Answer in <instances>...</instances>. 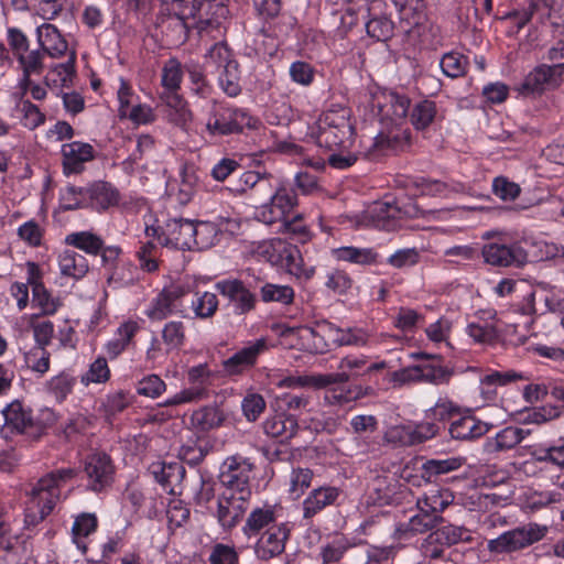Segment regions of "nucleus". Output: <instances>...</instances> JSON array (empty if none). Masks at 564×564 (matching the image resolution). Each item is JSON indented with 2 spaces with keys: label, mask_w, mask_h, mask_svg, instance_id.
Instances as JSON below:
<instances>
[{
  "label": "nucleus",
  "mask_w": 564,
  "mask_h": 564,
  "mask_svg": "<svg viewBox=\"0 0 564 564\" xmlns=\"http://www.w3.org/2000/svg\"><path fill=\"white\" fill-rule=\"evenodd\" d=\"M79 470L76 468H58L37 480L30 491L31 503L25 511L26 527H35L54 509L61 496V488L73 480Z\"/></svg>",
  "instance_id": "f257e3e1"
},
{
  "label": "nucleus",
  "mask_w": 564,
  "mask_h": 564,
  "mask_svg": "<svg viewBox=\"0 0 564 564\" xmlns=\"http://www.w3.org/2000/svg\"><path fill=\"white\" fill-rule=\"evenodd\" d=\"M354 134L350 110L341 106L332 107L319 118L316 143L328 151L350 149L355 142Z\"/></svg>",
  "instance_id": "f03ea898"
},
{
  "label": "nucleus",
  "mask_w": 564,
  "mask_h": 564,
  "mask_svg": "<svg viewBox=\"0 0 564 564\" xmlns=\"http://www.w3.org/2000/svg\"><path fill=\"white\" fill-rule=\"evenodd\" d=\"M258 120L248 110L214 102L206 122V130L213 137L238 134L245 128H257Z\"/></svg>",
  "instance_id": "7ed1b4c3"
},
{
  "label": "nucleus",
  "mask_w": 564,
  "mask_h": 564,
  "mask_svg": "<svg viewBox=\"0 0 564 564\" xmlns=\"http://www.w3.org/2000/svg\"><path fill=\"white\" fill-rule=\"evenodd\" d=\"M547 531L546 525L529 522L488 540L486 547L489 553L495 555L512 554L540 542L544 539Z\"/></svg>",
  "instance_id": "20e7f679"
},
{
  "label": "nucleus",
  "mask_w": 564,
  "mask_h": 564,
  "mask_svg": "<svg viewBox=\"0 0 564 564\" xmlns=\"http://www.w3.org/2000/svg\"><path fill=\"white\" fill-rule=\"evenodd\" d=\"M296 205L295 191L281 184L274 188L268 202L257 207L256 218L267 225L283 221L285 226L290 227L292 221L288 218V215Z\"/></svg>",
  "instance_id": "39448f33"
},
{
  "label": "nucleus",
  "mask_w": 564,
  "mask_h": 564,
  "mask_svg": "<svg viewBox=\"0 0 564 564\" xmlns=\"http://www.w3.org/2000/svg\"><path fill=\"white\" fill-rule=\"evenodd\" d=\"M83 470L87 478V490L100 494L112 486L116 467L107 453L94 452L88 454L83 462Z\"/></svg>",
  "instance_id": "423d86ee"
},
{
  "label": "nucleus",
  "mask_w": 564,
  "mask_h": 564,
  "mask_svg": "<svg viewBox=\"0 0 564 564\" xmlns=\"http://www.w3.org/2000/svg\"><path fill=\"white\" fill-rule=\"evenodd\" d=\"M411 101L405 95L382 91L373 97L372 108L382 127L403 126L409 117Z\"/></svg>",
  "instance_id": "0eeeda50"
},
{
  "label": "nucleus",
  "mask_w": 564,
  "mask_h": 564,
  "mask_svg": "<svg viewBox=\"0 0 564 564\" xmlns=\"http://www.w3.org/2000/svg\"><path fill=\"white\" fill-rule=\"evenodd\" d=\"M252 464L240 456L228 457L219 474L223 491H230L245 497H251L250 474Z\"/></svg>",
  "instance_id": "6e6552de"
},
{
  "label": "nucleus",
  "mask_w": 564,
  "mask_h": 564,
  "mask_svg": "<svg viewBox=\"0 0 564 564\" xmlns=\"http://www.w3.org/2000/svg\"><path fill=\"white\" fill-rule=\"evenodd\" d=\"M214 286L227 300V307L235 315H246L256 308L257 296L242 280L225 279L216 282Z\"/></svg>",
  "instance_id": "1a4fd4ad"
},
{
  "label": "nucleus",
  "mask_w": 564,
  "mask_h": 564,
  "mask_svg": "<svg viewBox=\"0 0 564 564\" xmlns=\"http://www.w3.org/2000/svg\"><path fill=\"white\" fill-rule=\"evenodd\" d=\"M447 506L437 496L426 497L417 501L419 511L413 514L406 524H403L404 531L412 534H422L433 530L443 518L440 512Z\"/></svg>",
  "instance_id": "9d476101"
},
{
  "label": "nucleus",
  "mask_w": 564,
  "mask_h": 564,
  "mask_svg": "<svg viewBox=\"0 0 564 564\" xmlns=\"http://www.w3.org/2000/svg\"><path fill=\"white\" fill-rule=\"evenodd\" d=\"M563 73L564 63L539 65L525 76L519 91L523 96L541 94L547 88L558 86Z\"/></svg>",
  "instance_id": "9b49d317"
},
{
  "label": "nucleus",
  "mask_w": 564,
  "mask_h": 564,
  "mask_svg": "<svg viewBox=\"0 0 564 564\" xmlns=\"http://www.w3.org/2000/svg\"><path fill=\"white\" fill-rule=\"evenodd\" d=\"M268 348L267 339L263 337L248 343V345L237 350L232 356L221 362L223 371L230 377L245 373L256 366L258 358L264 354Z\"/></svg>",
  "instance_id": "f8f14e48"
},
{
  "label": "nucleus",
  "mask_w": 564,
  "mask_h": 564,
  "mask_svg": "<svg viewBox=\"0 0 564 564\" xmlns=\"http://www.w3.org/2000/svg\"><path fill=\"white\" fill-rule=\"evenodd\" d=\"M486 263L495 267H521L528 261V254L518 243L505 245L489 242L482 247Z\"/></svg>",
  "instance_id": "ddd939ff"
},
{
  "label": "nucleus",
  "mask_w": 564,
  "mask_h": 564,
  "mask_svg": "<svg viewBox=\"0 0 564 564\" xmlns=\"http://www.w3.org/2000/svg\"><path fill=\"white\" fill-rule=\"evenodd\" d=\"M290 533L291 525L289 522H281L264 531L254 546L257 557L261 561H269L282 554Z\"/></svg>",
  "instance_id": "4468645a"
},
{
  "label": "nucleus",
  "mask_w": 564,
  "mask_h": 564,
  "mask_svg": "<svg viewBox=\"0 0 564 564\" xmlns=\"http://www.w3.org/2000/svg\"><path fill=\"white\" fill-rule=\"evenodd\" d=\"M251 497L221 491L218 498L217 519L224 530H231L242 519Z\"/></svg>",
  "instance_id": "2eb2a0df"
},
{
  "label": "nucleus",
  "mask_w": 564,
  "mask_h": 564,
  "mask_svg": "<svg viewBox=\"0 0 564 564\" xmlns=\"http://www.w3.org/2000/svg\"><path fill=\"white\" fill-rule=\"evenodd\" d=\"M1 436L11 440L13 435L24 434L33 427L32 411L23 406L19 400H14L2 409Z\"/></svg>",
  "instance_id": "dca6fc26"
},
{
  "label": "nucleus",
  "mask_w": 564,
  "mask_h": 564,
  "mask_svg": "<svg viewBox=\"0 0 564 564\" xmlns=\"http://www.w3.org/2000/svg\"><path fill=\"white\" fill-rule=\"evenodd\" d=\"M193 220L172 218L166 220L160 236V243L180 250H193Z\"/></svg>",
  "instance_id": "f3484780"
},
{
  "label": "nucleus",
  "mask_w": 564,
  "mask_h": 564,
  "mask_svg": "<svg viewBox=\"0 0 564 564\" xmlns=\"http://www.w3.org/2000/svg\"><path fill=\"white\" fill-rule=\"evenodd\" d=\"M155 25L165 36L166 42L175 46L185 43L189 29L195 26L173 12L166 11L165 7H162L156 15Z\"/></svg>",
  "instance_id": "a211bd4d"
},
{
  "label": "nucleus",
  "mask_w": 564,
  "mask_h": 564,
  "mask_svg": "<svg viewBox=\"0 0 564 564\" xmlns=\"http://www.w3.org/2000/svg\"><path fill=\"white\" fill-rule=\"evenodd\" d=\"M411 357L414 359H424L426 362L419 364L420 380L432 384L448 383L453 377V369L441 364L442 357L440 355H431L423 351L413 352Z\"/></svg>",
  "instance_id": "6ab92c4d"
},
{
  "label": "nucleus",
  "mask_w": 564,
  "mask_h": 564,
  "mask_svg": "<svg viewBox=\"0 0 564 564\" xmlns=\"http://www.w3.org/2000/svg\"><path fill=\"white\" fill-rule=\"evenodd\" d=\"M282 507L279 505L264 503L262 507H256L251 510L246 519L242 532L248 536H256L262 530L271 529L272 525H278L279 511Z\"/></svg>",
  "instance_id": "aec40b11"
},
{
  "label": "nucleus",
  "mask_w": 564,
  "mask_h": 564,
  "mask_svg": "<svg viewBox=\"0 0 564 564\" xmlns=\"http://www.w3.org/2000/svg\"><path fill=\"white\" fill-rule=\"evenodd\" d=\"M62 156L64 174H77L95 158V151L89 143L74 141L62 145Z\"/></svg>",
  "instance_id": "412c9836"
},
{
  "label": "nucleus",
  "mask_w": 564,
  "mask_h": 564,
  "mask_svg": "<svg viewBox=\"0 0 564 564\" xmlns=\"http://www.w3.org/2000/svg\"><path fill=\"white\" fill-rule=\"evenodd\" d=\"M411 145V131L409 128L382 127V130L375 138L373 148L383 153L402 152Z\"/></svg>",
  "instance_id": "4be33fe9"
},
{
  "label": "nucleus",
  "mask_w": 564,
  "mask_h": 564,
  "mask_svg": "<svg viewBox=\"0 0 564 564\" xmlns=\"http://www.w3.org/2000/svg\"><path fill=\"white\" fill-rule=\"evenodd\" d=\"M263 432L272 437L278 438L281 444L292 440L299 431L297 419L285 413H276L265 419L262 423Z\"/></svg>",
  "instance_id": "5701e85b"
},
{
  "label": "nucleus",
  "mask_w": 564,
  "mask_h": 564,
  "mask_svg": "<svg viewBox=\"0 0 564 564\" xmlns=\"http://www.w3.org/2000/svg\"><path fill=\"white\" fill-rule=\"evenodd\" d=\"M39 47L48 56L59 58L68 50V43L59 30L51 23H43L36 29Z\"/></svg>",
  "instance_id": "b1692460"
},
{
  "label": "nucleus",
  "mask_w": 564,
  "mask_h": 564,
  "mask_svg": "<svg viewBox=\"0 0 564 564\" xmlns=\"http://www.w3.org/2000/svg\"><path fill=\"white\" fill-rule=\"evenodd\" d=\"M339 496L340 490L336 487L326 486L313 489L303 501V519H312L326 507L335 505Z\"/></svg>",
  "instance_id": "393cba45"
},
{
  "label": "nucleus",
  "mask_w": 564,
  "mask_h": 564,
  "mask_svg": "<svg viewBox=\"0 0 564 564\" xmlns=\"http://www.w3.org/2000/svg\"><path fill=\"white\" fill-rule=\"evenodd\" d=\"M88 206L96 210H106L119 203L120 194L110 183L98 181L85 187Z\"/></svg>",
  "instance_id": "a878e982"
},
{
  "label": "nucleus",
  "mask_w": 564,
  "mask_h": 564,
  "mask_svg": "<svg viewBox=\"0 0 564 564\" xmlns=\"http://www.w3.org/2000/svg\"><path fill=\"white\" fill-rule=\"evenodd\" d=\"M491 426V424L482 422L474 415H465L453 421L448 431L455 440L471 441L485 435Z\"/></svg>",
  "instance_id": "bb28decb"
},
{
  "label": "nucleus",
  "mask_w": 564,
  "mask_h": 564,
  "mask_svg": "<svg viewBox=\"0 0 564 564\" xmlns=\"http://www.w3.org/2000/svg\"><path fill=\"white\" fill-rule=\"evenodd\" d=\"M184 72L185 69L181 62L175 57L169 58L162 67L161 84L171 95L167 101L170 106L176 107L181 104V97L177 95V90L181 88Z\"/></svg>",
  "instance_id": "cd10ccee"
},
{
  "label": "nucleus",
  "mask_w": 564,
  "mask_h": 564,
  "mask_svg": "<svg viewBox=\"0 0 564 564\" xmlns=\"http://www.w3.org/2000/svg\"><path fill=\"white\" fill-rule=\"evenodd\" d=\"M529 431L517 426H507L496 434L495 437H489L484 444V449L488 454H496L512 449L524 440Z\"/></svg>",
  "instance_id": "c85d7f7f"
},
{
  "label": "nucleus",
  "mask_w": 564,
  "mask_h": 564,
  "mask_svg": "<svg viewBox=\"0 0 564 564\" xmlns=\"http://www.w3.org/2000/svg\"><path fill=\"white\" fill-rule=\"evenodd\" d=\"M35 264H31L28 284L32 286V304L41 310L42 315H53L56 313L59 303L45 289L44 284L35 275Z\"/></svg>",
  "instance_id": "c756f323"
},
{
  "label": "nucleus",
  "mask_w": 564,
  "mask_h": 564,
  "mask_svg": "<svg viewBox=\"0 0 564 564\" xmlns=\"http://www.w3.org/2000/svg\"><path fill=\"white\" fill-rule=\"evenodd\" d=\"M225 420L224 411L216 404L202 406L191 415L192 425L200 432L218 429Z\"/></svg>",
  "instance_id": "7c9ffc66"
},
{
  "label": "nucleus",
  "mask_w": 564,
  "mask_h": 564,
  "mask_svg": "<svg viewBox=\"0 0 564 564\" xmlns=\"http://www.w3.org/2000/svg\"><path fill=\"white\" fill-rule=\"evenodd\" d=\"M150 473L164 489H170V494L174 492L173 486L185 477V468L180 463H153Z\"/></svg>",
  "instance_id": "2f4dec72"
},
{
  "label": "nucleus",
  "mask_w": 564,
  "mask_h": 564,
  "mask_svg": "<svg viewBox=\"0 0 564 564\" xmlns=\"http://www.w3.org/2000/svg\"><path fill=\"white\" fill-rule=\"evenodd\" d=\"M228 14V8L220 0H200L195 28L217 26Z\"/></svg>",
  "instance_id": "473e14b6"
},
{
  "label": "nucleus",
  "mask_w": 564,
  "mask_h": 564,
  "mask_svg": "<svg viewBox=\"0 0 564 564\" xmlns=\"http://www.w3.org/2000/svg\"><path fill=\"white\" fill-rule=\"evenodd\" d=\"M522 375L513 370L500 372L492 371L480 379L479 390L482 398L487 401H494L497 397V388L521 379Z\"/></svg>",
  "instance_id": "72a5a7b5"
},
{
  "label": "nucleus",
  "mask_w": 564,
  "mask_h": 564,
  "mask_svg": "<svg viewBox=\"0 0 564 564\" xmlns=\"http://www.w3.org/2000/svg\"><path fill=\"white\" fill-rule=\"evenodd\" d=\"M333 257L338 261L360 265L378 263L379 253L373 248H357L352 246L339 247L332 250Z\"/></svg>",
  "instance_id": "f704fd0d"
},
{
  "label": "nucleus",
  "mask_w": 564,
  "mask_h": 564,
  "mask_svg": "<svg viewBox=\"0 0 564 564\" xmlns=\"http://www.w3.org/2000/svg\"><path fill=\"white\" fill-rule=\"evenodd\" d=\"M437 115L436 102L427 98L417 100L411 111L409 110L410 122L417 131L429 128L436 120Z\"/></svg>",
  "instance_id": "c9c22d12"
},
{
  "label": "nucleus",
  "mask_w": 564,
  "mask_h": 564,
  "mask_svg": "<svg viewBox=\"0 0 564 564\" xmlns=\"http://www.w3.org/2000/svg\"><path fill=\"white\" fill-rule=\"evenodd\" d=\"M58 265L63 275L76 280L84 278L89 270L87 259L83 254L69 249L59 253Z\"/></svg>",
  "instance_id": "e433bc0d"
},
{
  "label": "nucleus",
  "mask_w": 564,
  "mask_h": 564,
  "mask_svg": "<svg viewBox=\"0 0 564 564\" xmlns=\"http://www.w3.org/2000/svg\"><path fill=\"white\" fill-rule=\"evenodd\" d=\"M213 448L206 438H189L178 449V458L189 466L199 465Z\"/></svg>",
  "instance_id": "4c0bfd02"
},
{
  "label": "nucleus",
  "mask_w": 564,
  "mask_h": 564,
  "mask_svg": "<svg viewBox=\"0 0 564 564\" xmlns=\"http://www.w3.org/2000/svg\"><path fill=\"white\" fill-rule=\"evenodd\" d=\"M221 230L212 221H193V250H205L219 241Z\"/></svg>",
  "instance_id": "58836bf2"
},
{
  "label": "nucleus",
  "mask_w": 564,
  "mask_h": 564,
  "mask_svg": "<svg viewBox=\"0 0 564 564\" xmlns=\"http://www.w3.org/2000/svg\"><path fill=\"white\" fill-rule=\"evenodd\" d=\"M282 269L302 281H308L315 274V267H305L299 248L292 243L288 248Z\"/></svg>",
  "instance_id": "ea45409f"
},
{
  "label": "nucleus",
  "mask_w": 564,
  "mask_h": 564,
  "mask_svg": "<svg viewBox=\"0 0 564 564\" xmlns=\"http://www.w3.org/2000/svg\"><path fill=\"white\" fill-rule=\"evenodd\" d=\"M468 530L463 527L447 524L431 532L426 542L449 547L458 542L468 541Z\"/></svg>",
  "instance_id": "a19ab883"
},
{
  "label": "nucleus",
  "mask_w": 564,
  "mask_h": 564,
  "mask_svg": "<svg viewBox=\"0 0 564 564\" xmlns=\"http://www.w3.org/2000/svg\"><path fill=\"white\" fill-rule=\"evenodd\" d=\"M65 243L89 256H98L102 250V238L91 231L70 232L65 237Z\"/></svg>",
  "instance_id": "79ce46f5"
},
{
  "label": "nucleus",
  "mask_w": 564,
  "mask_h": 564,
  "mask_svg": "<svg viewBox=\"0 0 564 564\" xmlns=\"http://www.w3.org/2000/svg\"><path fill=\"white\" fill-rule=\"evenodd\" d=\"M165 354L180 350L186 341V328L181 321L167 322L161 332Z\"/></svg>",
  "instance_id": "37998d69"
},
{
  "label": "nucleus",
  "mask_w": 564,
  "mask_h": 564,
  "mask_svg": "<svg viewBox=\"0 0 564 564\" xmlns=\"http://www.w3.org/2000/svg\"><path fill=\"white\" fill-rule=\"evenodd\" d=\"M327 336L337 347L364 346L367 343L366 336L360 329H341L332 324L327 325Z\"/></svg>",
  "instance_id": "c03bdc74"
},
{
  "label": "nucleus",
  "mask_w": 564,
  "mask_h": 564,
  "mask_svg": "<svg viewBox=\"0 0 564 564\" xmlns=\"http://www.w3.org/2000/svg\"><path fill=\"white\" fill-rule=\"evenodd\" d=\"M206 65L215 67L217 70H223L229 67V64L237 63V59L234 57L232 51L229 48L227 43L217 42L210 46L207 51L206 55Z\"/></svg>",
  "instance_id": "a18cd8bd"
},
{
  "label": "nucleus",
  "mask_w": 564,
  "mask_h": 564,
  "mask_svg": "<svg viewBox=\"0 0 564 564\" xmlns=\"http://www.w3.org/2000/svg\"><path fill=\"white\" fill-rule=\"evenodd\" d=\"M463 465V458L429 459L422 464V477L431 481L433 477L457 470Z\"/></svg>",
  "instance_id": "49530a36"
},
{
  "label": "nucleus",
  "mask_w": 564,
  "mask_h": 564,
  "mask_svg": "<svg viewBox=\"0 0 564 564\" xmlns=\"http://www.w3.org/2000/svg\"><path fill=\"white\" fill-rule=\"evenodd\" d=\"M199 178L193 167L185 166L181 172V184L176 194V200L181 205L188 204L197 192Z\"/></svg>",
  "instance_id": "de8ad7c7"
},
{
  "label": "nucleus",
  "mask_w": 564,
  "mask_h": 564,
  "mask_svg": "<svg viewBox=\"0 0 564 564\" xmlns=\"http://www.w3.org/2000/svg\"><path fill=\"white\" fill-rule=\"evenodd\" d=\"M239 63L229 64L228 68L219 72L218 83L223 91L229 97H237L241 94Z\"/></svg>",
  "instance_id": "09e8293b"
},
{
  "label": "nucleus",
  "mask_w": 564,
  "mask_h": 564,
  "mask_svg": "<svg viewBox=\"0 0 564 564\" xmlns=\"http://www.w3.org/2000/svg\"><path fill=\"white\" fill-rule=\"evenodd\" d=\"M138 329L139 326L135 322L129 321L123 323L118 328L119 338L110 340L106 346L108 355L111 358L118 357L130 344Z\"/></svg>",
  "instance_id": "8fccbe9b"
},
{
  "label": "nucleus",
  "mask_w": 564,
  "mask_h": 564,
  "mask_svg": "<svg viewBox=\"0 0 564 564\" xmlns=\"http://www.w3.org/2000/svg\"><path fill=\"white\" fill-rule=\"evenodd\" d=\"M260 295L264 303L276 302L289 305L294 300V290L289 285L264 283L260 288Z\"/></svg>",
  "instance_id": "3c124183"
},
{
  "label": "nucleus",
  "mask_w": 564,
  "mask_h": 564,
  "mask_svg": "<svg viewBox=\"0 0 564 564\" xmlns=\"http://www.w3.org/2000/svg\"><path fill=\"white\" fill-rule=\"evenodd\" d=\"M184 69L189 78L191 90L200 98H207L212 93V86L208 84L202 66L191 62L184 65Z\"/></svg>",
  "instance_id": "603ef678"
},
{
  "label": "nucleus",
  "mask_w": 564,
  "mask_h": 564,
  "mask_svg": "<svg viewBox=\"0 0 564 564\" xmlns=\"http://www.w3.org/2000/svg\"><path fill=\"white\" fill-rule=\"evenodd\" d=\"M76 378L66 372L51 378L46 383L48 393L58 402L66 400L67 395L73 391Z\"/></svg>",
  "instance_id": "864d4df0"
},
{
  "label": "nucleus",
  "mask_w": 564,
  "mask_h": 564,
  "mask_svg": "<svg viewBox=\"0 0 564 564\" xmlns=\"http://www.w3.org/2000/svg\"><path fill=\"white\" fill-rule=\"evenodd\" d=\"M166 11L183 18L193 25L196 23L197 12H199L200 0H162Z\"/></svg>",
  "instance_id": "5fc2aeb1"
},
{
  "label": "nucleus",
  "mask_w": 564,
  "mask_h": 564,
  "mask_svg": "<svg viewBox=\"0 0 564 564\" xmlns=\"http://www.w3.org/2000/svg\"><path fill=\"white\" fill-rule=\"evenodd\" d=\"M137 268L130 263L117 265L107 278V284L113 290L132 286L138 281Z\"/></svg>",
  "instance_id": "6e6d98bb"
},
{
  "label": "nucleus",
  "mask_w": 564,
  "mask_h": 564,
  "mask_svg": "<svg viewBox=\"0 0 564 564\" xmlns=\"http://www.w3.org/2000/svg\"><path fill=\"white\" fill-rule=\"evenodd\" d=\"M365 28L370 37L386 42L392 37L394 24L387 15H379L369 19Z\"/></svg>",
  "instance_id": "4d7b16f0"
},
{
  "label": "nucleus",
  "mask_w": 564,
  "mask_h": 564,
  "mask_svg": "<svg viewBox=\"0 0 564 564\" xmlns=\"http://www.w3.org/2000/svg\"><path fill=\"white\" fill-rule=\"evenodd\" d=\"M88 207L85 187L67 186L59 196V208L64 212Z\"/></svg>",
  "instance_id": "13d9d810"
},
{
  "label": "nucleus",
  "mask_w": 564,
  "mask_h": 564,
  "mask_svg": "<svg viewBox=\"0 0 564 564\" xmlns=\"http://www.w3.org/2000/svg\"><path fill=\"white\" fill-rule=\"evenodd\" d=\"M357 24L358 17L352 9L333 13L332 26L335 37L345 39Z\"/></svg>",
  "instance_id": "bf43d9fd"
},
{
  "label": "nucleus",
  "mask_w": 564,
  "mask_h": 564,
  "mask_svg": "<svg viewBox=\"0 0 564 564\" xmlns=\"http://www.w3.org/2000/svg\"><path fill=\"white\" fill-rule=\"evenodd\" d=\"M218 304L217 295L212 292H197L195 294V299L191 303L195 316L198 318H209L214 316L218 308Z\"/></svg>",
  "instance_id": "052dcab7"
},
{
  "label": "nucleus",
  "mask_w": 564,
  "mask_h": 564,
  "mask_svg": "<svg viewBox=\"0 0 564 564\" xmlns=\"http://www.w3.org/2000/svg\"><path fill=\"white\" fill-rule=\"evenodd\" d=\"M46 54L39 47L31 52L22 53L17 57L18 63L22 68V73L25 74V77L32 75H40L44 70V56Z\"/></svg>",
  "instance_id": "680f3d73"
},
{
  "label": "nucleus",
  "mask_w": 564,
  "mask_h": 564,
  "mask_svg": "<svg viewBox=\"0 0 564 564\" xmlns=\"http://www.w3.org/2000/svg\"><path fill=\"white\" fill-rule=\"evenodd\" d=\"M110 379V369L105 357H98L90 364L89 369L82 376L80 382L88 387L90 383H105Z\"/></svg>",
  "instance_id": "e2e57ef3"
},
{
  "label": "nucleus",
  "mask_w": 564,
  "mask_h": 564,
  "mask_svg": "<svg viewBox=\"0 0 564 564\" xmlns=\"http://www.w3.org/2000/svg\"><path fill=\"white\" fill-rule=\"evenodd\" d=\"M365 393L360 386L335 387L325 393V400L329 404H344L362 398Z\"/></svg>",
  "instance_id": "0e129e2a"
},
{
  "label": "nucleus",
  "mask_w": 564,
  "mask_h": 564,
  "mask_svg": "<svg viewBox=\"0 0 564 564\" xmlns=\"http://www.w3.org/2000/svg\"><path fill=\"white\" fill-rule=\"evenodd\" d=\"M467 334L479 344H494L499 338V333L495 325L486 322L469 323L466 328Z\"/></svg>",
  "instance_id": "69168bd1"
},
{
  "label": "nucleus",
  "mask_w": 564,
  "mask_h": 564,
  "mask_svg": "<svg viewBox=\"0 0 564 564\" xmlns=\"http://www.w3.org/2000/svg\"><path fill=\"white\" fill-rule=\"evenodd\" d=\"M264 398L259 393H247L241 402V409L245 417L249 422H254L265 410Z\"/></svg>",
  "instance_id": "338daca9"
},
{
  "label": "nucleus",
  "mask_w": 564,
  "mask_h": 564,
  "mask_svg": "<svg viewBox=\"0 0 564 564\" xmlns=\"http://www.w3.org/2000/svg\"><path fill=\"white\" fill-rule=\"evenodd\" d=\"M166 389L165 382L158 375H148L137 383V393L155 399Z\"/></svg>",
  "instance_id": "774afa93"
}]
</instances>
